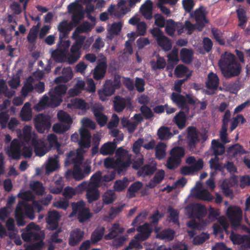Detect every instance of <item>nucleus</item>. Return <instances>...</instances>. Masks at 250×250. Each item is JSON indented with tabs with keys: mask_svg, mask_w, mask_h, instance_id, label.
Instances as JSON below:
<instances>
[{
	"mask_svg": "<svg viewBox=\"0 0 250 250\" xmlns=\"http://www.w3.org/2000/svg\"><path fill=\"white\" fill-rule=\"evenodd\" d=\"M92 26L88 22H84L79 26L75 30L72 35V39L75 40L72 45L70 51L68 48L70 45V41H64L59 46L57 50L53 51L51 53V57L57 62H67L69 64L75 63L81 56V49H87L93 42L92 38L85 41V37L79 36L80 33L86 32L91 30Z\"/></svg>",
	"mask_w": 250,
	"mask_h": 250,
	"instance_id": "1",
	"label": "nucleus"
},
{
	"mask_svg": "<svg viewBox=\"0 0 250 250\" xmlns=\"http://www.w3.org/2000/svg\"><path fill=\"white\" fill-rule=\"evenodd\" d=\"M82 140L80 142L81 149H79L76 153L70 151L67 154L66 163H73L74 164V170L72 174L74 178L76 180H81L85 177L83 172L82 171L81 167L82 160L83 159V153L87 149L90 147V141L88 135L86 132L81 130Z\"/></svg>",
	"mask_w": 250,
	"mask_h": 250,
	"instance_id": "2",
	"label": "nucleus"
},
{
	"mask_svg": "<svg viewBox=\"0 0 250 250\" xmlns=\"http://www.w3.org/2000/svg\"><path fill=\"white\" fill-rule=\"evenodd\" d=\"M20 140L25 141L28 145L34 146L36 155L42 156L48 151L43 142L38 139L37 135L32 130L31 126L26 125L22 129V133L20 129L16 130Z\"/></svg>",
	"mask_w": 250,
	"mask_h": 250,
	"instance_id": "3",
	"label": "nucleus"
},
{
	"mask_svg": "<svg viewBox=\"0 0 250 250\" xmlns=\"http://www.w3.org/2000/svg\"><path fill=\"white\" fill-rule=\"evenodd\" d=\"M218 65L223 76L227 78L238 76L241 70L234 55L228 52L221 55Z\"/></svg>",
	"mask_w": 250,
	"mask_h": 250,
	"instance_id": "4",
	"label": "nucleus"
},
{
	"mask_svg": "<svg viewBox=\"0 0 250 250\" xmlns=\"http://www.w3.org/2000/svg\"><path fill=\"white\" fill-rule=\"evenodd\" d=\"M67 87L64 84H59L49 92V97L44 96L35 108L40 111L46 106H57L62 102V97L65 94Z\"/></svg>",
	"mask_w": 250,
	"mask_h": 250,
	"instance_id": "5",
	"label": "nucleus"
},
{
	"mask_svg": "<svg viewBox=\"0 0 250 250\" xmlns=\"http://www.w3.org/2000/svg\"><path fill=\"white\" fill-rule=\"evenodd\" d=\"M116 159L108 157L104 162V166L107 168H115L119 172L128 167L131 163V155L128 151L120 147L117 149L116 153Z\"/></svg>",
	"mask_w": 250,
	"mask_h": 250,
	"instance_id": "6",
	"label": "nucleus"
},
{
	"mask_svg": "<svg viewBox=\"0 0 250 250\" xmlns=\"http://www.w3.org/2000/svg\"><path fill=\"white\" fill-rule=\"evenodd\" d=\"M67 12L74 16H91L94 5L91 0H75L67 6Z\"/></svg>",
	"mask_w": 250,
	"mask_h": 250,
	"instance_id": "7",
	"label": "nucleus"
},
{
	"mask_svg": "<svg viewBox=\"0 0 250 250\" xmlns=\"http://www.w3.org/2000/svg\"><path fill=\"white\" fill-rule=\"evenodd\" d=\"M141 0H129V5H126L125 0H120L117 5L111 4L107 12L101 13L99 16H123L130 11V8L139 2Z\"/></svg>",
	"mask_w": 250,
	"mask_h": 250,
	"instance_id": "8",
	"label": "nucleus"
},
{
	"mask_svg": "<svg viewBox=\"0 0 250 250\" xmlns=\"http://www.w3.org/2000/svg\"><path fill=\"white\" fill-rule=\"evenodd\" d=\"M137 230L139 233L134 236V239L130 241L128 247L123 250H130L133 249L140 250L143 249V246L140 242L145 241L148 238L151 230L148 224H145L139 227Z\"/></svg>",
	"mask_w": 250,
	"mask_h": 250,
	"instance_id": "9",
	"label": "nucleus"
},
{
	"mask_svg": "<svg viewBox=\"0 0 250 250\" xmlns=\"http://www.w3.org/2000/svg\"><path fill=\"white\" fill-rule=\"evenodd\" d=\"M101 184V172L98 171L91 178L89 187L87 190L86 197L89 203H91L99 199L100 192L97 188Z\"/></svg>",
	"mask_w": 250,
	"mask_h": 250,
	"instance_id": "10",
	"label": "nucleus"
},
{
	"mask_svg": "<svg viewBox=\"0 0 250 250\" xmlns=\"http://www.w3.org/2000/svg\"><path fill=\"white\" fill-rule=\"evenodd\" d=\"M72 212L69 215V217H72L77 215L79 221L84 222L92 216L88 208L85 207V203L83 201H80L77 203L72 204Z\"/></svg>",
	"mask_w": 250,
	"mask_h": 250,
	"instance_id": "11",
	"label": "nucleus"
},
{
	"mask_svg": "<svg viewBox=\"0 0 250 250\" xmlns=\"http://www.w3.org/2000/svg\"><path fill=\"white\" fill-rule=\"evenodd\" d=\"M219 216L218 211L212 208H209L208 216L205 220H202L199 223H196L194 220H191L188 223V226L193 229H203L205 227L214 221Z\"/></svg>",
	"mask_w": 250,
	"mask_h": 250,
	"instance_id": "12",
	"label": "nucleus"
},
{
	"mask_svg": "<svg viewBox=\"0 0 250 250\" xmlns=\"http://www.w3.org/2000/svg\"><path fill=\"white\" fill-rule=\"evenodd\" d=\"M159 46L165 51H168L171 49L172 43L171 41L165 36L163 32L157 28H154L150 31Z\"/></svg>",
	"mask_w": 250,
	"mask_h": 250,
	"instance_id": "13",
	"label": "nucleus"
},
{
	"mask_svg": "<svg viewBox=\"0 0 250 250\" xmlns=\"http://www.w3.org/2000/svg\"><path fill=\"white\" fill-rule=\"evenodd\" d=\"M51 116L48 115L39 114L34 119V126L36 130L42 133L51 126Z\"/></svg>",
	"mask_w": 250,
	"mask_h": 250,
	"instance_id": "14",
	"label": "nucleus"
},
{
	"mask_svg": "<svg viewBox=\"0 0 250 250\" xmlns=\"http://www.w3.org/2000/svg\"><path fill=\"white\" fill-rule=\"evenodd\" d=\"M80 17H73L72 21L68 23L66 21H62L59 24L58 26V30L62 33V37L60 36V43L58 44V48L56 50H58L59 46L62 44L64 42L62 41L63 37H65L68 36L69 32L72 30L74 26H75L79 22L80 20Z\"/></svg>",
	"mask_w": 250,
	"mask_h": 250,
	"instance_id": "15",
	"label": "nucleus"
},
{
	"mask_svg": "<svg viewBox=\"0 0 250 250\" xmlns=\"http://www.w3.org/2000/svg\"><path fill=\"white\" fill-rule=\"evenodd\" d=\"M207 212L205 207L199 204H191L185 209V213L189 218L200 219L204 216Z\"/></svg>",
	"mask_w": 250,
	"mask_h": 250,
	"instance_id": "16",
	"label": "nucleus"
},
{
	"mask_svg": "<svg viewBox=\"0 0 250 250\" xmlns=\"http://www.w3.org/2000/svg\"><path fill=\"white\" fill-rule=\"evenodd\" d=\"M193 20L196 21L194 24H191L189 21H186L185 25V29L187 34L190 35L193 31L197 30L198 31L202 30V28L208 23V20L205 17H193Z\"/></svg>",
	"mask_w": 250,
	"mask_h": 250,
	"instance_id": "17",
	"label": "nucleus"
},
{
	"mask_svg": "<svg viewBox=\"0 0 250 250\" xmlns=\"http://www.w3.org/2000/svg\"><path fill=\"white\" fill-rule=\"evenodd\" d=\"M227 215L233 227L238 226L242 217V211L236 206H231L227 210Z\"/></svg>",
	"mask_w": 250,
	"mask_h": 250,
	"instance_id": "18",
	"label": "nucleus"
},
{
	"mask_svg": "<svg viewBox=\"0 0 250 250\" xmlns=\"http://www.w3.org/2000/svg\"><path fill=\"white\" fill-rule=\"evenodd\" d=\"M191 194L193 197L204 201H211L213 198L208 190L203 187L200 182L197 183L191 190Z\"/></svg>",
	"mask_w": 250,
	"mask_h": 250,
	"instance_id": "19",
	"label": "nucleus"
},
{
	"mask_svg": "<svg viewBox=\"0 0 250 250\" xmlns=\"http://www.w3.org/2000/svg\"><path fill=\"white\" fill-rule=\"evenodd\" d=\"M54 73L55 74L62 73V76L57 77L55 80V83L57 84L65 83L70 80L73 77L72 69L70 67L62 69L61 67L56 68Z\"/></svg>",
	"mask_w": 250,
	"mask_h": 250,
	"instance_id": "20",
	"label": "nucleus"
},
{
	"mask_svg": "<svg viewBox=\"0 0 250 250\" xmlns=\"http://www.w3.org/2000/svg\"><path fill=\"white\" fill-rule=\"evenodd\" d=\"M143 142L142 139H139L134 143L133 146V151L137 155L133 164V167L135 169H138L143 164V157L139 153Z\"/></svg>",
	"mask_w": 250,
	"mask_h": 250,
	"instance_id": "21",
	"label": "nucleus"
},
{
	"mask_svg": "<svg viewBox=\"0 0 250 250\" xmlns=\"http://www.w3.org/2000/svg\"><path fill=\"white\" fill-rule=\"evenodd\" d=\"M92 111L97 122L101 126H104L107 122V117L103 113L104 108L100 104H95L92 106Z\"/></svg>",
	"mask_w": 250,
	"mask_h": 250,
	"instance_id": "22",
	"label": "nucleus"
},
{
	"mask_svg": "<svg viewBox=\"0 0 250 250\" xmlns=\"http://www.w3.org/2000/svg\"><path fill=\"white\" fill-rule=\"evenodd\" d=\"M21 146L17 139H14L7 148V153L14 159H19L21 155Z\"/></svg>",
	"mask_w": 250,
	"mask_h": 250,
	"instance_id": "23",
	"label": "nucleus"
},
{
	"mask_svg": "<svg viewBox=\"0 0 250 250\" xmlns=\"http://www.w3.org/2000/svg\"><path fill=\"white\" fill-rule=\"evenodd\" d=\"M188 143L190 150H193L196 144L199 141V135L196 128L190 126L187 128Z\"/></svg>",
	"mask_w": 250,
	"mask_h": 250,
	"instance_id": "24",
	"label": "nucleus"
},
{
	"mask_svg": "<svg viewBox=\"0 0 250 250\" xmlns=\"http://www.w3.org/2000/svg\"><path fill=\"white\" fill-rule=\"evenodd\" d=\"M61 218L59 212L52 210L48 212L46 219L47 223V228L51 230L55 229L58 226V221Z\"/></svg>",
	"mask_w": 250,
	"mask_h": 250,
	"instance_id": "25",
	"label": "nucleus"
},
{
	"mask_svg": "<svg viewBox=\"0 0 250 250\" xmlns=\"http://www.w3.org/2000/svg\"><path fill=\"white\" fill-rule=\"evenodd\" d=\"M116 88L113 85V83L111 80H106L104 85V88L99 91L100 98L102 101L106 99V97L114 94Z\"/></svg>",
	"mask_w": 250,
	"mask_h": 250,
	"instance_id": "26",
	"label": "nucleus"
},
{
	"mask_svg": "<svg viewBox=\"0 0 250 250\" xmlns=\"http://www.w3.org/2000/svg\"><path fill=\"white\" fill-rule=\"evenodd\" d=\"M105 60V58L103 56L102 62H99L93 70V78L96 80L103 79L105 75L107 67Z\"/></svg>",
	"mask_w": 250,
	"mask_h": 250,
	"instance_id": "27",
	"label": "nucleus"
},
{
	"mask_svg": "<svg viewBox=\"0 0 250 250\" xmlns=\"http://www.w3.org/2000/svg\"><path fill=\"white\" fill-rule=\"evenodd\" d=\"M67 106L72 110L78 109L83 112H85L89 108V105L87 103L78 98L71 100L70 102L67 104Z\"/></svg>",
	"mask_w": 250,
	"mask_h": 250,
	"instance_id": "28",
	"label": "nucleus"
},
{
	"mask_svg": "<svg viewBox=\"0 0 250 250\" xmlns=\"http://www.w3.org/2000/svg\"><path fill=\"white\" fill-rule=\"evenodd\" d=\"M83 232L80 229H76L73 230L69 238V244L70 246H74L77 245L83 238Z\"/></svg>",
	"mask_w": 250,
	"mask_h": 250,
	"instance_id": "29",
	"label": "nucleus"
},
{
	"mask_svg": "<svg viewBox=\"0 0 250 250\" xmlns=\"http://www.w3.org/2000/svg\"><path fill=\"white\" fill-rule=\"evenodd\" d=\"M58 159V156L54 155V157H49L45 163L46 173L47 174H49L50 172H52L59 168V164Z\"/></svg>",
	"mask_w": 250,
	"mask_h": 250,
	"instance_id": "30",
	"label": "nucleus"
},
{
	"mask_svg": "<svg viewBox=\"0 0 250 250\" xmlns=\"http://www.w3.org/2000/svg\"><path fill=\"white\" fill-rule=\"evenodd\" d=\"M85 82L82 79H78L74 86L68 92L69 96L73 97L79 95L82 91L85 89Z\"/></svg>",
	"mask_w": 250,
	"mask_h": 250,
	"instance_id": "31",
	"label": "nucleus"
},
{
	"mask_svg": "<svg viewBox=\"0 0 250 250\" xmlns=\"http://www.w3.org/2000/svg\"><path fill=\"white\" fill-rule=\"evenodd\" d=\"M229 237L234 244H242L246 248H250V236H244L241 237L232 233Z\"/></svg>",
	"mask_w": 250,
	"mask_h": 250,
	"instance_id": "32",
	"label": "nucleus"
},
{
	"mask_svg": "<svg viewBox=\"0 0 250 250\" xmlns=\"http://www.w3.org/2000/svg\"><path fill=\"white\" fill-rule=\"evenodd\" d=\"M219 83V80L217 75L213 72L208 74L206 82L207 87L210 89H216Z\"/></svg>",
	"mask_w": 250,
	"mask_h": 250,
	"instance_id": "33",
	"label": "nucleus"
},
{
	"mask_svg": "<svg viewBox=\"0 0 250 250\" xmlns=\"http://www.w3.org/2000/svg\"><path fill=\"white\" fill-rule=\"evenodd\" d=\"M20 117L23 121H28L31 119L32 109L29 103L27 102L24 104L21 111Z\"/></svg>",
	"mask_w": 250,
	"mask_h": 250,
	"instance_id": "34",
	"label": "nucleus"
},
{
	"mask_svg": "<svg viewBox=\"0 0 250 250\" xmlns=\"http://www.w3.org/2000/svg\"><path fill=\"white\" fill-rule=\"evenodd\" d=\"M116 148V143L109 142L104 144L101 147L100 152L104 155L112 154Z\"/></svg>",
	"mask_w": 250,
	"mask_h": 250,
	"instance_id": "35",
	"label": "nucleus"
},
{
	"mask_svg": "<svg viewBox=\"0 0 250 250\" xmlns=\"http://www.w3.org/2000/svg\"><path fill=\"white\" fill-rule=\"evenodd\" d=\"M173 121L176 124L179 129H183L186 126V116L183 112L181 111L176 114L173 119Z\"/></svg>",
	"mask_w": 250,
	"mask_h": 250,
	"instance_id": "36",
	"label": "nucleus"
},
{
	"mask_svg": "<svg viewBox=\"0 0 250 250\" xmlns=\"http://www.w3.org/2000/svg\"><path fill=\"white\" fill-rule=\"evenodd\" d=\"M151 66L152 69H162L166 65V62L164 58L160 57L158 55H156L150 62Z\"/></svg>",
	"mask_w": 250,
	"mask_h": 250,
	"instance_id": "37",
	"label": "nucleus"
},
{
	"mask_svg": "<svg viewBox=\"0 0 250 250\" xmlns=\"http://www.w3.org/2000/svg\"><path fill=\"white\" fill-rule=\"evenodd\" d=\"M193 56V51L191 49L183 48L180 51L181 59L185 63H190Z\"/></svg>",
	"mask_w": 250,
	"mask_h": 250,
	"instance_id": "38",
	"label": "nucleus"
},
{
	"mask_svg": "<svg viewBox=\"0 0 250 250\" xmlns=\"http://www.w3.org/2000/svg\"><path fill=\"white\" fill-rule=\"evenodd\" d=\"M170 98L179 107L184 108L187 107L186 99L183 95L173 93Z\"/></svg>",
	"mask_w": 250,
	"mask_h": 250,
	"instance_id": "39",
	"label": "nucleus"
},
{
	"mask_svg": "<svg viewBox=\"0 0 250 250\" xmlns=\"http://www.w3.org/2000/svg\"><path fill=\"white\" fill-rule=\"evenodd\" d=\"M165 172L163 170H160L155 175L153 179L149 181L147 184V187L149 188H153L160 183L164 179Z\"/></svg>",
	"mask_w": 250,
	"mask_h": 250,
	"instance_id": "40",
	"label": "nucleus"
},
{
	"mask_svg": "<svg viewBox=\"0 0 250 250\" xmlns=\"http://www.w3.org/2000/svg\"><path fill=\"white\" fill-rule=\"evenodd\" d=\"M109 232L108 234L106 235L104 237L106 240L111 239L114 238L120 233H122L124 229L119 227V224H114L112 227L109 229Z\"/></svg>",
	"mask_w": 250,
	"mask_h": 250,
	"instance_id": "41",
	"label": "nucleus"
},
{
	"mask_svg": "<svg viewBox=\"0 0 250 250\" xmlns=\"http://www.w3.org/2000/svg\"><path fill=\"white\" fill-rule=\"evenodd\" d=\"M70 125L61 122L54 124L52 130L56 133L62 134L70 128Z\"/></svg>",
	"mask_w": 250,
	"mask_h": 250,
	"instance_id": "42",
	"label": "nucleus"
},
{
	"mask_svg": "<svg viewBox=\"0 0 250 250\" xmlns=\"http://www.w3.org/2000/svg\"><path fill=\"white\" fill-rule=\"evenodd\" d=\"M152 2L150 0H146L141 6L140 10L142 12V16H152Z\"/></svg>",
	"mask_w": 250,
	"mask_h": 250,
	"instance_id": "43",
	"label": "nucleus"
},
{
	"mask_svg": "<svg viewBox=\"0 0 250 250\" xmlns=\"http://www.w3.org/2000/svg\"><path fill=\"white\" fill-rule=\"evenodd\" d=\"M15 93L14 90L8 89L4 80H0V95H4L5 97L10 98L13 96Z\"/></svg>",
	"mask_w": 250,
	"mask_h": 250,
	"instance_id": "44",
	"label": "nucleus"
},
{
	"mask_svg": "<svg viewBox=\"0 0 250 250\" xmlns=\"http://www.w3.org/2000/svg\"><path fill=\"white\" fill-rule=\"evenodd\" d=\"M166 145L163 142L159 143L155 147V156L159 160L163 159L166 155Z\"/></svg>",
	"mask_w": 250,
	"mask_h": 250,
	"instance_id": "45",
	"label": "nucleus"
},
{
	"mask_svg": "<svg viewBox=\"0 0 250 250\" xmlns=\"http://www.w3.org/2000/svg\"><path fill=\"white\" fill-rule=\"evenodd\" d=\"M159 138L162 140H166L169 139L172 135L170 132V128L167 126L161 127L157 131Z\"/></svg>",
	"mask_w": 250,
	"mask_h": 250,
	"instance_id": "46",
	"label": "nucleus"
},
{
	"mask_svg": "<svg viewBox=\"0 0 250 250\" xmlns=\"http://www.w3.org/2000/svg\"><path fill=\"white\" fill-rule=\"evenodd\" d=\"M30 188L37 194L42 195L45 191V188L42 183L38 181L31 182L29 184Z\"/></svg>",
	"mask_w": 250,
	"mask_h": 250,
	"instance_id": "47",
	"label": "nucleus"
},
{
	"mask_svg": "<svg viewBox=\"0 0 250 250\" xmlns=\"http://www.w3.org/2000/svg\"><path fill=\"white\" fill-rule=\"evenodd\" d=\"M129 182L126 178L117 180L114 184V190L117 192H121L124 190L128 185Z\"/></svg>",
	"mask_w": 250,
	"mask_h": 250,
	"instance_id": "48",
	"label": "nucleus"
},
{
	"mask_svg": "<svg viewBox=\"0 0 250 250\" xmlns=\"http://www.w3.org/2000/svg\"><path fill=\"white\" fill-rule=\"evenodd\" d=\"M211 148L213 150L215 156L222 155L225 152L224 145L215 140L212 141Z\"/></svg>",
	"mask_w": 250,
	"mask_h": 250,
	"instance_id": "49",
	"label": "nucleus"
},
{
	"mask_svg": "<svg viewBox=\"0 0 250 250\" xmlns=\"http://www.w3.org/2000/svg\"><path fill=\"white\" fill-rule=\"evenodd\" d=\"M6 227L9 231L8 235L10 238H16L18 230L15 229L14 221L13 219H9L6 222Z\"/></svg>",
	"mask_w": 250,
	"mask_h": 250,
	"instance_id": "50",
	"label": "nucleus"
},
{
	"mask_svg": "<svg viewBox=\"0 0 250 250\" xmlns=\"http://www.w3.org/2000/svg\"><path fill=\"white\" fill-rule=\"evenodd\" d=\"M104 232V228L98 227L91 235V240L92 243H96L102 239Z\"/></svg>",
	"mask_w": 250,
	"mask_h": 250,
	"instance_id": "51",
	"label": "nucleus"
},
{
	"mask_svg": "<svg viewBox=\"0 0 250 250\" xmlns=\"http://www.w3.org/2000/svg\"><path fill=\"white\" fill-rule=\"evenodd\" d=\"M18 204H21V210L23 211L24 214L25 213L28 218L31 219L34 218V211L31 206L25 203L24 202H20Z\"/></svg>",
	"mask_w": 250,
	"mask_h": 250,
	"instance_id": "52",
	"label": "nucleus"
},
{
	"mask_svg": "<svg viewBox=\"0 0 250 250\" xmlns=\"http://www.w3.org/2000/svg\"><path fill=\"white\" fill-rule=\"evenodd\" d=\"M121 124L124 127H126L128 131L130 133L135 131L137 126L136 124L133 121H129L125 118L122 119Z\"/></svg>",
	"mask_w": 250,
	"mask_h": 250,
	"instance_id": "53",
	"label": "nucleus"
},
{
	"mask_svg": "<svg viewBox=\"0 0 250 250\" xmlns=\"http://www.w3.org/2000/svg\"><path fill=\"white\" fill-rule=\"evenodd\" d=\"M102 197L104 204H109L114 201L116 199V195L113 190H108L104 193Z\"/></svg>",
	"mask_w": 250,
	"mask_h": 250,
	"instance_id": "54",
	"label": "nucleus"
},
{
	"mask_svg": "<svg viewBox=\"0 0 250 250\" xmlns=\"http://www.w3.org/2000/svg\"><path fill=\"white\" fill-rule=\"evenodd\" d=\"M175 75L179 78L183 77L185 76H189L191 74L188 72V68L183 65H179L176 66L174 70Z\"/></svg>",
	"mask_w": 250,
	"mask_h": 250,
	"instance_id": "55",
	"label": "nucleus"
},
{
	"mask_svg": "<svg viewBox=\"0 0 250 250\" xmlns=\"http://www.w3.org/2000/svg\"><path fill=\"white\" fill-rule=\"evenodd\" d=\"M57 117L58 120L62 123H64L67 124L71 125L73 120L71 116L66 112L60 110L57 113Z\"/></svg>",
	"mask_w": 250,
	"mask_h": 250,
	"instance_id": "56",
	"label": "nucleus"
},
{
	"mask_svg": "<svg viewBox=\"0 0 250 250\" xmlns=\"http://www.w3.org/2000/svg\"><path fill=\"white\" fill-rule=\"evenodd\" d=\"M21 204H18L16 209V218L17 220V223L19 226H23L25 223L23 220L24 216V213L21 209Z\"/></svg>",
	"mask_w": 250,
	"mask_h": 250,
	"instance_id": "57",
	"label": "nucleus"
},
{
	"mask_svg": "<svg viewBox=\"0 0 250 250\" xmlns=\"http://www.w3.org/2000/svg\"><path fill=\"white\" fill-rule=\"evenodd\" d=\"M126 100L120 97H116L114 101V107L117 112H121L124 109Z\"/></svg>",
	"mask_w": 250,
	"mask_h": 250,
	"instance_id": "58",
	"label": "nucleus"
},
{
	"mask_svg": "<svg viewBox=\"0 0 250 250\" xmlns=\"http://www.w3.org/2000/svg\"><path fill=\"white\" fill-rule=\"evenodd\" d=\"M174 236V231L170 230H165L160 233H158L157 237L162 239H167L171 240L173 239Z\"/></svg>",
	"mask_w": 250,
	"mask_h": 250,
	"instance_id": "59",
	"label": "nucleus"
},
{
	"mask_svg": "<svg viewBox=\"0 0 250 250\" xmlns=\"http://www.w3.org/2000/svg\"><path fill=\"white\" fill-rule=\"evenodd\" d=\"M181 160L171 155V157L167 161V167L168 169H174L179 166Z\"/></svg>",
	"mask_w": 250,
	"mask_h": 250,
	"instance_id": "60",
	"label": "nucleus"
},
{
	"mask_svg": "<svg viewBox=\"0 0 250 250\" xmlns=\"http://www.w3.org/2000/svg\"><path fill=\"white\" fill-rule=\"evenodd\" d=\"M198 166H196L194 168H192L191 166H187L181 168V173L184 175H190L193 174L194 172L199 171V168L201 167V163L199 162Z\"/></svg>",
	"mask_w": 250,
	"mask_h": 250,
	"instance_id": "61",
	"label": "nucleus"
},
{
	"mask_svg": "<svg viewBox=\"0 0 250 250\" xmlns=\"http://www.w3.org/2000/svg\"><path fill=\"white\" fill-rule=\"evenodd\" d=\"M170 155L176 158H181L184 157L185 155L184 149L182 147H176L173 148L170 151Z\"/></svg>",
	"mask_w": 250,
	"mask_h": 250,
	"instance_id": "62",
	"label": "nucleus"
},
{
	"mask_svg": "<svg viewBox=\"0 0 250 250\" xmlns=\"http://www.w3.org/2000/svg\"><path fill=\"white\" fill-rule=\"evenodd\" d=\"M143 184L140 182H136L132 184L128 189L129 197L134 196V193L137 192L142 187Z\"/></svg>",
	"mask_w": 250,
	"mask_h": 250,
	"instance_id": "63",
	"label": "nucleus"
},
{
	"mask_svg": "<svg viewBox=\"0 0 250 250\" xmlns=\"http://www.w3.org/2000/svg\"><path fill=\"white\" fill-rule=\"evenodd\" d=\"M122 25L123 24L121 22L114 23L108 27V31L111 34L117 35L120 33Z\"/></svg>",
	"mask_w": 250,
	"mask_h": 250,
	"instance_id": "64",
	"label": "nucleus"
}]
</instances>
